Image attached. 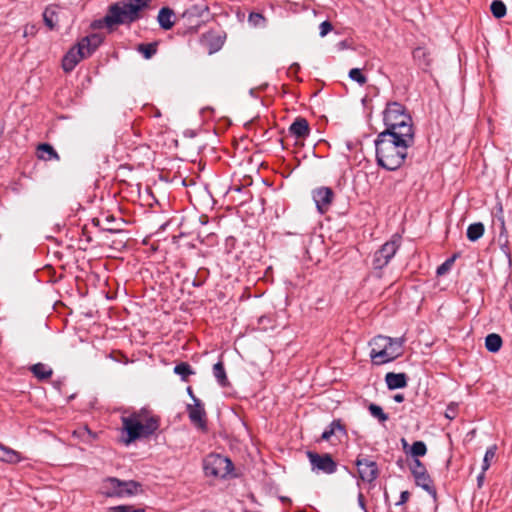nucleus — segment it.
Segmentation results:
<instances>
[{
    "label": "nucleus",
    "instance_id": "2eb2a0df",
    "mask_svg": "<svg viewBox=\"0 0 512 512\" xmlns=\"http://www.w3.org/2000/svg\"><path fill=\"white\" fill-rule=\"evenodd\" d=\"M208 11V6L206 4H194L190 8L186 9L181 17L186 20L189 25H194L196 20L203 17V15Z\"/></svg>",
    "mask_w": 512,
    "mask_h": 512
},
{
    "label": "nucleus",
    "instance_id": "aec40b11",
    "mask_svg": "<svg viewBox=\"0 0 512 512\" xmlns=\"http://www.w3.org/2000/svg\"><path fill=\"white\" fill-rule=\"evenodd\" d=\"M103 38L99 34H92L83 38L79 44L83 46L84 50H89V56L96 50L102 43Z\"/></svg>",
    "mask_w": 512,
    "mask_h": 512
},
{
    "label": "nucleus",
    "instance_id": "a19ab883",
    "mask_svg": "<svg viewBox=\"0 0 512 512\" xmlns=\"http://www.w3.org/2000/svg\"><path fill=\"white\" fill-rule=\"evenodd\" d=\"M74 434H76L82 438L84 437L85 434L92 435L91 431L87 427H84L83 429H81L79 431H75Z\"/></svg>",
    "mask_w": 512,
    "mask_h": 512
},
{
    "label": "nucleus",
    "instance_id": "f704fd0d",
    "mask_svg": "<svg viewBox=\"0 0 512 512\" xmlns=\"http://www.w3.org/2000/svg\"><path fill=\"white\" fill-rule=\"evenodd\" d=\"M174 372L182 376L184 380H186L187 377L193 373L190 366L186 363H180L176 365L174 368Z\"/></svg>",
    "mask_w": 512,
    "mask_h": 512
},
{
    "label": "nucleus",
    "instance_id": "72a5a7b5",
    "mask_svg": "<svg viewBox=\"0 0 512 512\" xmlns=\"http://www.w3.org/2000/svg\"><path fill=\"white\" fill-rule=\"evenodd\" d=\"M138 51L141 52L146 59H149L156 53V45L141 44L138 47Z\"/></svg>",
    "mask_w": 512,
    "mask_h": 512
},
{
    "label": "nucleus",
    "instance_id": "a18cd8bd",
    "mask_svg": "<svg viewBox=\"0 0 512 512\" xmlns=\"http://www.w3.org/2000/svg\"><path fill=\"white\" fill-rule=\"evenodd\" d=\"M358 501H359L360 506L363 508L364 507V501H363V495L361 493L358 496Z\"/></svg>",
    "mask_w": 512,
    "mask_h": 512
},
{
    "label": "nucleus",
    "instance_id": "c9c22d12",
    "mask_svg": "<svg viewBox=\"0 0 512 512\" xmlns=\"http://www.w3.org/2000/svg\"><path fill=\"white\" fill-rule=\"evenodd\" d=\"M107 512H145L142 508H135L132 505H119L111 507Z\"/></svg>",
    "mask_w": 512,
    "mask_h": 512
},
{
    "label": "nucleus",
    "instance_id": "c756f323",
    "mask_svg": "<svg viewBox=\"0 0 512 512\" xmlns=\"http://www.w3.org/2000/svg\"><path fill=\"white\" fill-rule=\"evenodd\" d=\"M248 23L253 27H264L266 19L260 13L252 12L248 17Z\"/></svg>",
    "mask_w": 512,
    "mask_h": 512
},
{
    "label": "nucleus",
    "instance_id": "0eeeda50",
    "mask_svg": "<svg viewBox=\"0 0 512 512\" xmlns=\"http://www.w3.org/2000/svg\"><path fill=\"white\" fill-rule=\"evenodd\" d=\"M232 467L230 459L219 454H210L204 460V471L208 476L225 478L231 473Z\"/></svg>",
    "mask_w": 512,
    "mask_h": 512
},
{
    "label": "nucleus",
    "instance_id": "f257e3e1",
    "mask_svg": "<svg viewBox=\"0 0 512 512\" xmlns=\"http://www.w3.org/2000/svg\"><path fill=\"white\" fill-rule=\"evenodd\" d=\"M414 143V137H405L391 133H380L375 141L378 164L387 170L399 168L406 156L407 149Z\"/></svg>",
    "mask_w": 512,
    "mask_h": 512
},
{
    "label": "nucleus",
    "instance_id": "a878e982",
    "mask_svg": "<svg viewBox=\"0 0 512 512\" xmlns=\"http://www.w3.org/2000/svg\"><path fill=\"white\" fill-rule=\"evenodd\" d=\"M31 371L39 379H46L52 375V369L42 363L33 365Z\"/></svg>",
    "mask_w": 512,
    "mask_h": 512
},
{
    "label": "nucleus",
    "instance_id": "473e14b6",
    "mask_svg": "<svg viewBox=\"0 0 512 512\" xmlns=\"http://www.w3.org/2000/svg\"><path fill=\"white\" fill-rule=\"evenodd\" d=\"M349 78L352 81L357 82L359 85H364L367 82V78L362 74L358 68H353L349 71Z\"/></svg>",
    "mask_w": 512,
    "mask_h": 512
},
{
    "label": "nucleus",
    "instance_id": "4be33fe9",
    "mask_svg": "<svg viewBox=\"0 0 512 512\" xmlns=\"http://www.w3.org/2000/svg\"><path fill=\"white\" fill-rule=\"evenodd\" d=\"M0 460L7 463H17L21 460L19 453L0 444Z\"/></svg>",
    "mask_w": 512,
    "mask_h": 512
},
{
    "label": "nucleus",
    "instance_id": "423d86ee",
    "mask_svg": "<svg viewBox=\"0 0 512 512\" xmlns=\"http://www.w3.org/2000/svg\"><path fill=\"white\" fill-rule=\"evenodd\" d=\"M102 490L108 497L125 498L141 492V484L135 481H121L117 478H108L103 482Z\"/></svg>",
    "mask_w": 512,
    "mask_h": 512
},
{
    "label": "nucleus",
    "instance_id": "bb28decb",
    "mask_svg": "<svg viewBox=\"0 0 512 512\" xmlns=\"http://www.w3.org/2000/svg\"><path fill=\"white\" fill-rule=\"evenodd\" d=\"M213 374L221 386H226L227 377L222 362H218L214 365Z\"/></svg>",
    "mask_w": 512,
    "mask_h": 512
},
{
    "label": "nucleus",
    "instance_id": "09e8293b",
    "mask_svg": "<svg viewBox=\"0 0 512 512\" xmlns=\"http://www.w3.org/2000/svg\"><path fill=\"white\" fill-rule=\"evenodd\" d=\"M188 394H190V395L192 396V398H193V399L195 398V397L193 396V394H192V390H191V388H188Z\"/></svg>",
    "mask_w": 512,
    "mask_h": 512
},
{
    "label": "nucleus",
    "instance_id": "de8ad7c7",
    "mask_svg": "<svg viewBox=\"0 0 512 512\" xmlns=\"http://www.w3.org/2000/svg\"><path fill=\"white\" fill-rule=\"evenodd\" d=\"M298 68V64H293L291 65L290 69H297Z\"/></svg>",
    "mask_w": 512,
    "mask_h": 512
},
{
    "label": "nucleus",
    "instance_id": "1a4fd4ad",
    "mask_svg": "<svg viewBox=\"0 0 512 512\" xmlns=\"http://www.w3.org/2000/svg\"><path fill=\"white\" fill-rule=\"evenodd\" d=\"M307 456L312 466L313 471H322L326 474L334 473L336 470V463L333 461L329 454L319 455L314 452H308Z\"/></svg>",
    "mask_w": 512,
    "mask_h": 512
},
{
    "label": "nucleus",
    "instance_id": "4468645a",
    "mask_svg": "<svg viewBox=\"0 0 512 512\" xmlns=\"http://www.w3.org/2000/svg\"><path fill=\"white\" fill-rule=\"evenodd\" d=\"M188 414L190 420L199 428L205 427V411L201 402L194 398V404L188 405Z\"/></svg>",
    "mask_w": 512,
    "mask_h": 512
},
{
    "label": "nucleus",
    "instance_id": "5701e85b",
    "mask_svg": "<svg viewBox=\"0 0 512 512\" xmlns=\"http://www.w3.org/2000/svg\"><path fill=\"white\" fill-rule=\"evenodd\" d=\"M485 228L481 222L473 223L467 228V238L475 242L480 239L484 234Z\"/></svg>",
    "mask_w": 512,
    "mask_h": 512
},
{
    "label": "nucleus",
    "instance_id": "6e6552de",
    "mask_svg": "<svg viewBox=\"0 0 512 512\" xmlns=\"http://www.w3.org/2000/svg\"><path fill=\"white\" fill-rule=\"evenodd\" d=\"M400 245V238L393 236V238L386 242L374 255V267L381 269L388 264L390 259L395 255Z\"/></svg>",
    "mask_w": 512,
    "mask_h": 512
},
{
    "label": "nucleus",
    "instance_id": "7c9ffc66",
    "mask_svg": "<svg viewBox=\"0 0 512 512\" xmlns=\"http://www.w3.org/2000/svg\"><path fill=\"white\" fill-rule=\"evenodd\" d=\"M371 415L374 418H377L380 422H385L388 419V415L384 413L383 409L376 405V404H370L368 407Z\"/></svg>",
    "mask_w": 512,
    "mask_h": 512
},
{
    "label": "nucleus",
    "instance_id": "ddd939ff",
    "mask_svg": "<svg viewBox=\"0 0 512 512\" xmlns=\"http://www.w3.org/2000/svg\"><path fill=\"white\" fill-rule=\"evenodd\" d=\"M313 199L320 213L328 210L332 199L333 191L327 187H321L313 191Z\"/></svg>",
    "mask_w": 512,
    "mask_h": 512
},
{
    "label": "nucleus",
    "instance_id": "6ab92c4d",
    "mask_svg": "<svg viewBox=\"0 0 512 512\" xmlns=\"http://www.w3.org/2000/svg\"><path fill=\"white\" fill-rule=\"evenodd\" d=\"M414 60L422 68H427L431 64L430 52L425 47H417L413 51Z\"/></svg>",
    "mask_w": 512,
    "mask_h": 512
},
{
    "label": "nucleus",
    "instance_id": "b1692460",
    "mask_svg": "<svg viewBox=\"0 0 512 512\" xmlns=\"http://www.w3.org/2000/svg\"><path fill=\"white\" fill-rule=\"evenodd\" d=\"M502 346V339L498 334H489L485 339V347L490 352H498Z\"/></svg>",
    "mask_w": 512,
    "mask_h": 512
},
{
    "label": "nucleus",
    "instance_id": "c85d7f7f",
    "mask_svg": "<svg viewBox=\"0 0 512 512\" xmlns=\"http://www.w3.org/2000/svg\"><path fill=\"white\" fill-rule=\"evenodd\" d=\"M490 9H491L493 16L496 18H502L506 14V6L500 0H494L491 3Z\"/></svg>",
    "mask_w": 512,
    "mask_h": 512
},
{
    "label": "nucleus",
    "instance_id": "ea45409f",
    "mask_svg": "<svg viewBox=\"0 0 512 512\" xmlns=\"http://www.w3.org/2000/svg\"><path fill=\"white\" fill-rule=\"evenodd\" d=\"M445 416L448 419H454L456 416V408L454 406H449L445 412Z\"/></svg>",
    "mask_w": 512,
    "mask_h": 512
},
{
    "label": "nucleus",
    "instance_id": "f8f14e48",
    "mask_svg": "<svg viewBox=\"0 0 512 512\" xmlns=\"http://www.w3.org/2000/svg\"><path fill=\"white\" fill-rule=\"evenodd\" d=\"M356 465L361 480L371 483L377 478L378 468L376 462L364 458L358 459Z\"/></svg>",
    "mask_w": 512,
    "mask_h": 512
},
{
    "label": "nucleus",
    "instance_id": "c03bdc74",
    "mask_svg": "<svg viewBox=\"0 0 512 512\" xmlns=\"http://www.w3.org/2000/svg\"><path fill=\"white\" fill-rule=\"evenodd\" d=\"M484 473L485 471L482 470L481 474L478 476V485L481 486L482 482L484 480Z\"/></svg>",
    "mask_w": 512,
    "mask_h": 512
},
{
    "label": "nucleus",
    "instance_id": "39448f33",
    "mask_svg": "<svg viewBox=\"0 0 512 512\" xmlns=\"http://www.w3.org/2000/svg\"><path fill=\"white\" fill-rule=\"evenodd\" d=\"M369 345L371 347L370 357L372 362L376 365H382L402 354L403 339L379 335L373 338Z\"/></svg>",
    "mask_w": 512,
    "mask_h": 512
},
{
    "label": "nucleus",
    "instance_id": "20e7f679",
    "mask_svg": "<svg viewBox=\"0 0 512 512\" xmlns=\"http://www.w3.org/2000/svg\"><path fill=\"white\" fill-rule=\"evenodd\" d=\"M150 0H123L110 7L109 12L103 19L109 28L118 24H126L135 21L139 12L147 6Z\"/></svg>",
    "mask_w": 512,
    "mask_h": 512
},
{
    "label": "nucleus",
    "instance_id": "9d476101",
    "mask_svg": "<svg viewBox=\"0 0 512 512\" xmlns=\"http://www.w3.org/2000/svg\"><path fill=\"white\" fill-rule=\"evenodd\" d=\"M411 472L415 478V482L418 486L422 487L424 490L429 492L430 494L434 493V489L432 486V481L423 466V464L418 459H414L411 466Z\"/></svg>",
    "mask_w": 512,
    "mask_h": 512
},
{
    "label": "nucleus",
    "instance_id": "dca6fc26",
    "mask_svg": "<svg viewBox=\"0 0 512 512\" xmlns=\"http://www.w3.org/2000/svg\"><path fill=\"white\" fill-rule=\"evenodd\" d=\"M385 381L391 390L404 388L407 385V377L404 373H387Z\"/></svg>",
    "mask_w": 512,
    "mask_h": 512
},
{
    "label": "nucleus",
    "instance_id": "49530a36",
    "mask_svg": "<svg viewBox=\"0 0 512 512\" xmlns=\"http://www.w3.org/2000/svg\"><path fill=\"white\" fill-rule=\"evenodd\" d=\"M402 443H403V448H404V449H406V448H407V446H408V444H407L406 440H405V439H402Z\"/></svg>",
    "mask_w": 512,
    "mask_h": 512
},
{
    "label": "nucleus",
    "instance_id": "412c9836",
    "mask_svg": "<svg viewBox=\"0 0 512 512\" xmlns=\"http://www.w3.org/2000/svg\"><path fill=\"white\" fill-rule=\"evenodd\" d=\"M38 158L44 161L51 159L59 160V156L54 148L49 144H40L37 149Z\"/></svg>",
    "mask_w": 512,
    "mask_h": 512
},
{
    "label": "nucleus",
    "instance_id": "37998d69",
    "mask_svg": "<svg viewBox=\"0 0 512 512\" xmlns=\"http://www.w3.org/2000/svg\"><path fill=\"white\" fill-rule=\"evenodd\" d=\"M394 400H395L396 402H399V403H400V402H402V401L404 400V397H403V395H402V394H396V395L394 396Z\"/></svg>",
    "mask_w": 512,
    "mask_h": 512
},
{
    "label": "nucleus",
    "instance_id": "9b49d317",
    "mask_svg": "<svg viewBox=\"0 0 512 512\" xmlns=\"http://www.w3.org/2000/svg\"><path fill=\"white\" fill-rule=\"evenodd\" d=\"M89 56V50H84L83 46L79 43L76 47L70 49V51L63 58L62 66L66 72L74 69L79 61Z\"/></svg>",
    "mask_w": 512,
    "mask_h": 512
},
{
    "label": "nucleus",
    "instance_id": "4c0bfd02",
    "mask_svg": "<svg viewBox=\"0 0 512 512\" xmlns=\"http://www.w3.org/2000/svg\"><path fill=\"white\" fill-rule=\"evenodd\" d=\"M453 259H449L437 268L438 275H444L451 267Z\"/></svg>",
    "mask_w": 512,
    "mask_h": 512
},
{
    "label": "nucleus",
    "instance_id": "393cba45",
    "mask_svg": "<svg viewBox=\"0 0 512 512\" xmlns=\"http://www.w3.org/2000/svg\"><path fill=\"white\" fill-rule=\"evenodd\" d=\"M45 24L50 28L54 29L58 21V13L55 7L47 8L43 14Z\"/></svg>",
    "mask_w": 512,
    "mask_h": 512
},
{
    "label": "nucleus",
    "instance_id": "2f4dec72",
    "mask_svg": "<svg viewBox=\"0 0 512 512\" xmlns=\"http://www.w3.org/2000/svg\"><path fill=\"white\" fill-rule=\"evenodd\" d=\"M427 452V448L424 442L416 441L410 448V453L414 457L424 456Z\"/></svg>",
    "mask_w": 512,
    "mask_h": 512
},
{
    "label": "nucleus",
    "instance_id": "f03ea898",
    "mask_svg": "<svg viewBox=\"0 0 512 512\" xmlns=\"http://www.w3.org/2000/svg\"><path fill=\"white\" fill-rule=\"evenodd\" d=\"M124 431L127 439L124 442L128 445L134 440L152 434L158 428L157 420L145 410L122 417Z\"/></svg>",
    "mask_w": 512,
    "mask_h": 512
},
{
    "label": "nucleus",
    "instance_id": "f3484780",
    "mask_svg": "<svg viewBox=\"0 0 512 512\" xmlns=\"http://www.w3.org/2000/svg\"><path fill=\"white\" fill-rule=\"evenodd\" d=\"M289 130L297 138H305L309 134V124L304 118H298L291 124Z\"/></svg>",
    "mask_w": 512,
    "mask_h": 512
},
{
    "label": "nucleus",
    "instance_id": "e433bc0d",
    "mask_svg": "<svg viewBox=\"0 0 512 512\" xmlns=\"http://www.w3.org/2000/svg\"><path fill=\"white\" fill-rule=\"evenodd\" d=\"M337 430H340V431H341V430H342V426H341V424H340L339 422L334 421V422H332V423H331L330 427H329L327 430H325V431L323 432V434H322V439H323V440H329V439H330V437H331L333 434H335V432H336Z\"/></svg>",
    "mask_w": 512,
    "mask_h": 512
},
{
    "label": "nucleus",
    "instance_id": "58836bf2",
    "mask_svg": "<svg viewBox=\"0 0 512 512\" xmlns=\"http://www.w3.org/2000/svg\"><path fill=\"white\" fill-rule=\"evenodd\" d=\"M319 28H320V36L324 37L332 30V25L328 21H324L320 24Z\"/></svg>",
    "mask_w": 512,
    "mask_h": 512
},
{
    "label": "nucleus",
    "instance_id": "79ce46f5",
    "mask_svg": "<svg viewBox=\"0 0 512 512\" xmlns=\"http://www.w3.org/2000/svg\"><path fill=\"white\" fill-rule=\"evenodd\" d=\"M409 499V492L408 491H403L401 493V496H400V501L398 504H403L405 503L407 500Z\"/></svg>",
    "mask_w": 512,
    "mask_h": 512
},
{
    "label": "nucleus",
    "instance_id": "a211bd4d",
    "mask_svg": "<svg viewBox=\"0 0 512 512\" xmlns=\"http://www.w3.org/2000/svg\"><path fill=\"white\" fill-rule=\"evenodd\" d=\"M174 11L170 8L164 7L162 8L158 13V22L161 28L165 30L171 29L175 22H174Z\"/></svg>",
    "mask_w": 512,
    "mask_h": 512
},
{
    "label": "nucleus",
    "instance_id": "7ed1b4c3",
    "mask_svg": "<svg viewBox=\"0 0 512 512\" xmlns=\"http://www.w3.org/2000/svg\"><path fill=\"white\" fill-rule=\"evenodd\" d=\"M386 130L382 133H391L407 139L414 137L411 117L399 103H390L384 111Z\"/></svg>",
    "mask_w": 512,
    "mask_h": 512
},
{
    "label": "nucleus",
    "instance_id": "cd10ccee",
    "mask_svg": "<svg viewBox=\"0 0 512 512\" xmlns=\"http://www.w3.org/2000/svg\"><path fill=\"white\" fill-rule=\"evenodd\" d=\"M496 450H497V446L496 445H492L490 446L487 450H486V453L484 455V459H483V464H482V470L483 471H486L489 469L491 463L493 462V460L495 459V456H496Z\"/></svg>",
    "mask_w": 512,
    "mask_h": 512
}]
</instances>
